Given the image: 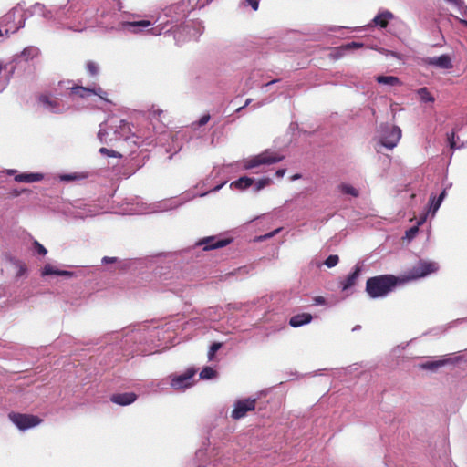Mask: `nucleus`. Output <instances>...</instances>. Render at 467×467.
Listing matches in <instances>:
<instances>
[{
	"label": "nucleus",
	"mask_w": 467,
	"mask_h": 467,
	"mask_svg": "<svg viewBox=\"0 0 467 467\" xmlns=\"http://www.w3.org/2000/svg\"><path fill=\"white\" fill-rule=\"evenodd\" d=\"M404 280L393 275H379L369 277L366 282V292L371 298L385 297Z\"/></svg>",
	"instance_id": "nucleus-1"
},
{
	"label": "nucleus",
	"mask_w": 467,
	"mask_h": 467,
	"mask_svg": "<svg viewBox=\"0 0 467 467\" xmlns=\"http://www.w3.org/2000/svg\"><path fill=\"white\" fill-rule=\"evenodd\" d=\"M439 266L437 263L419 260V262L413 265L402 277H400L405 282L416 280L419 278H422L431 275L432 273L437 272Z\"/></svg>",
	"instance_id": "nucleus-2"
},
{
	"label": "nucleus",
	"mask_w": 467,
	"mask_h": 467,
	"mask_svg": "<svg viewBox=\"0 0 467 467\" xmlns=\"http://www.w3.org/2000/svg\"><path fill=\"white\" fill-rule=\"evenodd\" d=\"M284 156L272 151L271 150H265L262 153L254 156L244 161V168L250 170L263 164H273L281 161Z\"/></svg>",
	"instance_id": "nucleus-3"
},
{
	"label": "nucleus",
	"mask_w": 467,
	"mask_h": 467,
	"mask_svg": "<svg viewBox=\"0 0 467 467\" xmlns=\"http://www.w3.org/2000/svg\"><path fill=\"white\" fill-rule=\"evenodd\" d=\"M8 418L20 431L36 427L43 421V420L36 415L13 411L8 414Z\"/></svg>",
	"instance_id": "nucleus-4"
},
{
	"label": "nucleus",
	"mask_w": 467,
	"mask_h": 467,
	"mask_svg": "<svg viewBox=\"0 0 467 467\" xmlns=\"http://www.w3.org/2000/svg\"><path fill=\"white\" fill-rule=\"evenodd\" d=\"M380 138L382 146L392 150L397 146L401 138V130L398 126H383Z\"/></svg>",
	"instance_id": "nucleus-5"
},
{
	"label": "nucleus",
	"mask_w": 467,
	"mask_h": 467,
	"mask_svg": "<svg viewBox=\"0 0 467 467\" xmlns=\"http://www.w3.org/2000/svg\"><path fill=\"white\" fill-rule=\"evenodd\" d=\"M256 403V399L251 398L236 400L231 417L234 420H240L245 417L248 412L255 410Z\"/></svg>",
	"instance_id": "nucleus-6"
},
{
	"label": "nucleus",
	"mask_w": 467,
	"mask_h": 467,
	"mask_svg": "<svg viewBox=\"0 0 467 467\" xmlns=\"http://www.w3.org/2000/svg\"><path fill=\"white\" fill-rule=\"evenodd\" d=\"M70 95L82 99L88 98L91 95H97L101 99L109 101V99H107V92L103 90L100 87L86 88L82 86H75L70 88Z\"/></svg>",
	"instance_id": "nucleus-7"
},
{
	"label": "nucleus",
	"mask_w": 467,
	"mask_h": 467,
	"mask_svg": "<svg viewBox=\"0 0 467 467\" xmlns=\"http://www.w3.org/2000/svg\"><path fill=\"white\" fill-rule=\"evenodd\" d=\"M196 370L194 368H188L184 373L175 376L171 380V386L175 389H182L192 385V378Z\"/></svg>",
	"instance_id": "nucleus-8"
},
{
	"label": "nucleus",
	"mask_w": 467,
	"mask_h": 467,
	"mask_svg": "<svg viewBox=\"0 0 467 467\" xmlns=\"http://www.w3.org/2000/svg\"><path fill=\"white\" fill-rule=\"evenodd\" d=\"M231 239H217L215 236H209L200 240L197 244L204 245V250H213L224 247L231 243Z\"/></svg>",
	"instance_id": "nucleus-9"
},
{
	"label": "nucleus",
	"mask_w": 467,
	"mask_h": 467,
	"mask_svg": "<svg viewBox=\"0 0 467 467\" xmlns=\"http://www.w3.org/2000/svg\"><path fill=\"white\" fill-rule=\"evenodd\" d=\"M137 400L134 392L116 393L111 395L110 400L120 406H127L133 403Z\"/></svg>",
	"instance_id": "nucleus-10"
},
{
	"label": "nucleus",
	"mask_w": 467,
	"mask_h": 467,
	"mask_svg": "<svg viewBox=\"0 0 467 467\" xmlns=\"http://www.w3.org/2000/svg\"><path fill=\"white\" fill-rule=\"evenodd\" d=\"M115 133L118 134L119 137L116 136L114 140L121 138L124 140H129L131 137H140L139 135H136L134 132H132L131 125L125 120L119 121V125L117 127Z\"/></svg>",
	"instance_id": "nucleus-11"
},
{
	"label": "nucleus",
	"mask_w": 467,
	"mask_h": 467,
	"mask_svg": "<svg viewBox=\"0 0 467 467\" xmlns=\"http://www.w3.org/2000/svg\"><path fill=\"white\" fill-rule=\"evenodd\" d=\"M427 63L442 69H450L452 67L451 59L448 55L429 57Z\"/></svg>",
	"instance_id": "nucleus-12"
},
{
	"label": "nucleus",
	"mask_w": 467,
	"mask_h": 467,
	"mask_svg": "<svg viewBox=\"0 0 467 467\" xmlns=\"http://www.w3.org/2000/svg\"><path fill=\"white\" fill-rule=\"evenodd\" d=\"M394 16L389 11H383L379 13L372 20L374 26H379L380 28H386L389 22L393 19Z\"/></svg>",
	"instance_id": "nucleus-13"
},
{
	"label": "nucleus",
	"mask_w": 467,
	"mask_h": 467,
	"mask_svg": "<svg viewBox=\"0 0 467 467\" xmlns=\"http://www.w3.org/2000/svg\"><path fill=\"white\" fill-rule=\"evenodd\" d=\"M313 317L309 313H301L293 316L289 320V325L293 327H299L312 321Z\"/></svg>",
	"instance_id": "nucleus-14"
},
{
	"label": "nucleus",
	"mask_w": 467,
	"mask_h": 467,
	"mask_svg": "<svg viewBox=\"0 0 467 467\" xmlns=\"http://www.w3.org/2000/svg\"><path fill=\"white\" fill-rule=\"evenodd\" d=\"M361 267L356 265L354 271L349 274L344 281L341 282L342 290H348V288L352 287L359 277Z\"/></svg>",
	"instance_id": "nucleus-15"
},
{
	"label": "nucleus",
	"mask_w": 467,
	"mask_h": 467,
	"mask_svg": "<svg viewBox=\"0 0 467 467\" xmlns=\"http://www.w3.org/2000/svg\"><path fill=\"white\" fill-rule=\"evenodd\" d=\"M43 179V175L40 173H21L15 177L16 182H35Z\"/></svg>",
	"instance_id": "nucleus-16"
},
{
	"label": "nucleus",
	"mask_w": 467,
	"mask_h": 467,
	"mask_svg": "<svg viewBox=\"0 0 467 467\" xmlns=\"http://www.w3.org/2000/svg\"><path fill=\"white\" fill-rule=\"evenodd\" d=\"M254 183V179L244 176L231 183V187L238 190H245Z\"/></svg>",
	"instance_id": "nucleus-17"
},
{
	"label": "nucleus",
	"mask_w": 467,
	"mask_h": 467,
	"mask_svg": "<svg viewBox=\"0 0 467 467\" xmlns=\"http://www.w3.org/2000/svg\"><path fill=\"white\" fill-rule=\"evenodd\" d=\"M10 262L14 265V266L16 269V277L19 278L26 274L27 266L26 263L16 258H11Z\"/></svg>",
	"instance_id": "nucleus-18"
},
{
	"label": "nucleus",
	"mask_w": 467,
	"mask_h": 467,
	"mask_svg": "<svg viewBox=\"0 0 467 467\" xmlns=\"http://www.w3.org/2000/svg\"><path fill=\"white\" fill-rule=\"evenodd\" d=\"M376 80L379 84L389 85V86H398L400 85L401 82L399 78L394 76H378Z\"/></svg>",
	"instance_id": "nucleus-19"
},
{
	"label": "nucleus",
	"mask_w": 467,
	"mask_h": 467,
	"mask_svg": "<svg viewBox=\"0 0 467 467\" xmlns=\"http://www.w3.org/2000/svg\"><path fill=\"white\" fill-rule=\"evenodd\" d=\"M39 49L36 47H27L21 52V57L26 60H31L38 57Z\"/></svg>",
	"instance_id": "nucleus-20"
},
{
	"label": "nucleus",
	"mask_w": 467,
	"mask_h": 467,
	"mask_svg": "<svg viewBox=\"0 0 467 467\" xmlns=\"http://www.w3.org/2000/svg\"><path fill=\"white\" fill-rule=\"evenodd\" d=\"M38 101L50 109H54L58 106L57 100L51 99L48 96L43 94L38 97Z\"/></svg>",
	"instance_id": "nucleus-21"
},
{
	"label": "nucleus",
	"mask_w": 467,
	"mask_h": 467,
	"mask_svg": "<svg viewBox=\"0 0 467 467\" xmlns=\"http://www.w3.org/2000/svg\"><path fill=\"white\" fill-rule=\"evenodd\" d=\"M445 363H446L445 360L427 361L425 363H422L420 365V368H422L423 369L434 371V370L438 369L439 368L444 366Z\"/></svg>",
	"instance_id": "nucleus-22"
},
{
	"label": "nucleus",
	"mask_w": 467,
	"mask_h": 467,
	"mask_svg": "<svg viewBox=\"0 0 467 467\" xmlns=\"http://www.w3.org/2000/svg\"><path fill=\"white\" fill-rule=\"evenodd\" d=\"M339 190L342 193L351 195L353 197H358L359 195V192L352 185L348 183H341L339 185Z\"/></svg>",
	"instance_id": "nucleus-23"
},
{
	"label": "nucleus",
	"mask_w": 467,
	"mask_h": 467,
	"mask_svg": "<svg viewBox=\"0 0 467 467\" xmlns=\"http://www.w3.org/2000/svg\"><path fill=\"white\" fill-rule=\"evenodd\" d=\"M151 25V23L149 20H139V21H129L124 24L125 27L131 28V27H141L145 28Z\"/></svg>",
	"instance_id": "nucleus-24"
},
{
	"label": "nucleus",
	"mask_w": 467,
	"mask_h": 467,
	"mask_svg": "<svg viewBox=\"0 0 467 467\" xmlns=\"http://www.w3.org/2000/svg\"><path fill=\"white\" fill-rule=\"evenodd\" d=\"M420 99L424 102H433L434 97L430 93L427 88H420L418 90Z\"/></svg>",
	"instance_id": "nucleus-25"
},
{
	"label": "nucleus",
	"mask_w": 467,
	"mask_h": 467,
	"mask_svg": "<svg viewBox=\"0 0 467 467\" xmlns=\"http://www.w3.org/2000/svg\"><path fill=\"white\" fill-rule=\"evenodd\" d=\"M215 375H216V371L213 368L206 367L201 371L200 378L210 379H213V377H215Z\"/></svg>",
	"instance_id": "nucleus-26"
},
{
	"label": "nucleus",
	"mask_w": 467,
	"mask_h": 467,
	"mask_svg": "<svg viewBox=\"0 0 467 467\" xmlns=\"http://www.w3.org/2000/svg\"><path fill=\"white\" fill-rule=\"evenodd\" d=\"M364 45L363 43H358V42H350V43H348V44H345V45H342L341 47H339L337 49H341V50H351V49H358V48H360L362 47Z\"/></svg>",
	"instance_id": "nucleus-27"
},
{
	"label": "nucleus",
	"mask_w": 467,
	"mask_h": 467,
	"mask_svg": "<svg viewBox=\"0 0 467 467\" xmlns=\"http://www.w3.org/2000/svg\"><path fill=\"white\" fill-rule=\"evenodd\" d=\"M86 68L90 76H96L99 73V67L94 61H88Z\"/></svg>",
	"instance_id": "nucleus-28"
},
{
	"label": "nucleus",
	"mask_w": 467,
	"mask_h": 467,
	"mask_svg": "<svg viewBox=\"0 0 467 467\" xmlns=\"http://www.w3.org/2000/svg\"><path fill=\"white\" fill-rule=\"evenodd\" d=\"M339 262V257L336 254H331L329 255L326 261H325V265L328 267V268H331V267H334L336 266Z\"/></svg>",
	"instance_id": "nucleus-29"
},
{
	"label": "nucleus",
	"mask_w": 467,
	"mask_h": 467,
	"mask_svg": "<svg viewBox=\"0 0 467 467\" xmlns=\"http://www.w3.org/2000/svg\"><path fill=\"white\" fill-rule=\"evenodd\" d=\"M222 348V343L214 342L211 345L209 352H208V358L209 360H212L215 355V353Z\"/></svg>",
	"instance_id": "nucleus-30"
},
{
	"label": "nucleus",
	"mask_w": 467,
	"mask_h": 467,
	"mask_svg": "<svg viewBox=\"0 0 467 467\" xmlns=\"http://www.w3.org/2000/svg\"><path fill=\"white\" fill-rule=\"evenodd\" d=\"M272 183V180L270 178H262L257 181L255 184V191H260L263 188L270 185Z\"/></svg>",
	"instance_id": "nucleus-31"
},
{
	"label": "nucleus",
	"mask_w": 467,
	"mask_h": 467,
	"mask_svg": "<svg viewBox=\"0 0 467 467\" xmlns=\"http://www.w3.org/2000/svg\"><path fill=\"white\" fill-rule=\"evenodd\" d=\"M108 132L106 130H102L100 129L98 132V138L99 140H100V142L102 143H106V144H109L111 143L114 140L113 139H109L108 140Z\"/></svg>",
	"instance_id": "nucleus-32"
},
{
	"label": "nucleus",
	"mask_w": 467,
	"mask_h": 467,
	"mask_svg": "<svg viewBox=\"0 0 467 467\" xmlns=\"http://www.w3.org/2000/svg\"><path fill=\"white\" fill-rule=\"evenodd\" d=\"M99 152L102 155H106V156H109V157H114V158L121 157V155L119 152H117V151H115L113 150H109V149L104 148V147L99 149Z\"/></svg>",
	"instance_id": "nucleus-33"
},
{
	"label": "nucleus",
	"mask_w": 467,
	"mask_h": 467,
	"mask_svg": "<svg viewBox=\"0 0 467 467\" xmlns=\"http://www.w3.org/2000/svg\"><path fill=\"white\" fill-rule=\"evenodd\" d=\"M33 246L38 254H40L42 256H45L47 254V249L38 241L35 240L33 242Z\"/></svg>",
	"instance_id": "nucleus-34"
},
{
	"label": "nucleus",
	"mask_w": 467,
	"mask_h": 467,
	"mask_svg": "<svg viewBox=\"0 0 467 467\" xmlns=\"http://www.w3.org/2000/svg\"><path fill=\"white\" fill-rule=\"evenodd\" d=\"M57 271V270L54 269V267L51 265H46L43 268L42 275H56Z\"/></svg>",
	"instance_id": "nucleus-35"
},
{
	"label": "nucleus",
	"mask_w": 467,
	"mask_h": 467,
	"mask_svg": "<svg viewBox=\"0 0 467 467\" xmlns=\"http://www.w3.org/2000/svg\"><path fill=\"white\" fill-rule=\"evenodd\" d=\"M448 142L451 150L456 148L455 130H452L451 134H448Z\"/></svg>",
	"instance_id": "nucleus-36"
},
{
	"label": "nucleus",
	"mask_w": 467,
	"mask_h": 467,
	"mask_svg": "<svg viewBox=\"0 0 467 467\" xmlns=\"http://www.w3.org/2000/svg\"><path fill=\"white\" fill-rule=\"evenodd\" d=\"M418 231H419L418 226H413V227L410 228L406 232L407 238H409V239L413 238L416 235V234L418 233Z\"/></svg>",
	"instance_id": "nucleus-37"
},
{
	"label": "nucleus",
	"mask_w": 467,
	"mask_h": 467,
	"mask_svg": "<svg viewBox=\"0 0 467 467\" xmlns=\"http://www.w3.org/2000/svg\"><path fill=\"white\" fill-rule=\"evenodd\" d=\"M56 275L71 277L73 276V273L67 270H57Z\"/></svg>",
	"instance_id": "nucleus-38"
},
{
	"label": "nucleus",
	"mask_w": 467,
	"mask_h": 467,
	"mask_svg": "<svg viewBox=\"0 0 467 467\" xmlns=\"http://www.w3.org/2000/svg\"><path fill=\"white\" fill-rule=\"evenodd\" d=\"M210 115L209 114H205L203 115L198 121V125L199 126H203L205 124H207V122L210 120Z\"/></svg>",
	"instance_id": "nucleus-39"
},
{
	"label": "nucleus",
	"mask_w": 467,
	"mask_h": 467,
	"mask_svg": "<svg viewBox=\"0 0 467 467\" xmlns=\"http://www.w3.org/2000/svg\"><path fill=\"white\" fill-rule=\"evenodd\" d=\"M246 2L248 3V5H250L252 6V8L256 11L258 10V7H259V0H246Z\"/></svg>",
	"instance_id": "nucleus-40"
},
{
	"label": "nucleus",
	"mask_w": 467,
	"mask_h": 467,
	"mask_svg": "<svg viewBox=\"0 0 467 467\" xmlns=\"http://www.w3.org/2000/svg\"><path fill=\"white\" fill-rule=\"evenodd\" d=\"M102 262L104 264L115 263V262H117V258L116 257L105 256V257L102 258Z\"/></svg>",
	"instance_id": "nucleus-41"
},
{
	"label": "nucleus",
	"mask_w": 467,
	"mask_h": 467,
	"mask_svg": "<svg viewBox=\"0 0 467 467\" xmlns=\"http://www.w3.org/2000/svg\"><path fill=\"white\" fill-rule=\"evenodd\" d=\"M150 113H151L152 117L159 118V117H161L162 110L161 109H156V110L152 109Z\"/></svg>",
	"instance_id": "nucleus-42"
},
{
	"label": "nucleus",
	"mask_w": 467,
	"mask_h": 467,
	"mask_svg": "<svg viewBox=\"0 0 467 467\" xmlns=\"http://www.w3.org/2000/svg\"><path fill=\"white\" fill-rule=\"evenodd\" d=\"M285 169H279L276 171L275 175L276 177L281 178L285 175Z\"/></svg>",
	"instance_id": "nucleus-43"
},
{
	"label": "nucleus",
	"mask_w": 467,
	"mask_h": 467,
	"mask_svg": "<svg viewBox=\"0 0 467 467\" xmlns=\"http://www.w3.org/2000/svg\"><path fill=\"white\" fill-rule=\"evenodd\" d=\"M441 203V200H437L435 202V203L432 204L433 213H435L439 209Z\"/></svg>",
	"instance_id": "nucleus-44"
},
{
	"label": "nucleus",
	"mask_w": 467,
	"mask_h": 467,
	"mask_svg": "<svg viewBox=\"0 0 467 467\" xmlns=\"http://www.w3.org/2000/svg\"><path fill=\"white\" fill-rule=\"evenodd\" d=\"M315 301L317 304H323L325 302V299L322 296H317L315 298Z\"/></svg>",
	"instance_id": "nucleus-45"
},
{
	"label": "nucleus",
	"mask_w": 467,
	"mask_h": 467,
	"mask_svg": "<svg viewBox=\"0 0 467 467\" xmlns=\"http://www.w3.org/2000/svg\"><path fill=\"white\" fill-rule=\"evenodd\" d=\"M445 195H446V191H445V190H443V191L441 192V193L439 195L438 200H441V202H442V200H443V198L445 197Z\"/></svg>",
	"instance_id": "nucleus-46"
},
{
	"label": "nucleus",
	"mask_w": 467,
	"mask_h": 467,
	"mask_svg": "<svg viewBox=\"0 0 467 467\" xmlns=\"http://www.w3.org/2000/svg\"><path fill=\"white\" fill-rule=\"evenodd\" d=\"M449 3L454 4L458 5L461 3V0H446Z\"/></svg>",
	"instance_id": "nucleus-47"
},
{
	"label": "nucleus",
	"mask_w": 467,
	"mask_h": 467,
	"mask_svg": "<svg viewBox=\"0 0 467 467\" xmlns=\"http://www.w3.org/2000/svg\"><path fill=\"white\" fill-rule=\"evenodd\" d=\"M76 178H77V176H75V175L74 176L73 175H66L64 177L65 180H73V179H76Z\"/></svg>",
	"instance_id": "nucleus-48"
},
{
	"label": "nucleus",
	"mask_w": 467,
	"mask_h": 467,
	"mask_svg": "<svg viewBox=\"0 0 467 467\" xmlns=\"http://www.w3.org/2000/svg\"><path fill=\"white\" fill-rule=\"evenodd\" d=\"M250 100H251V99H247V100H246V102H245V104H244V106L238 108V109H237V111H240V110H241L242 109H244L245 106H247L248 104H250Z\"/></svg>",
	"instance_id": "nucleus-49"
},
{
	"label": "nucleus",
	"mask_w": 467,
	"mask_h": 467,
	"mask_svg": "<svg viewBox=\"0 0 467 467\" xmlns=\"http://www.w3.org/2000/svg\"><path fill=\"white\" fill-rule=\"evenodd\" d=\"M277 232H279V229L270 233L269 234L265 235V237H273Z\"/></svg>",
	"instance_id": "nucleus-50"
},
{
	"label": "nucleus",
	"mask_w": 467,
	"mask_h": 467,
	"mask_svg": "<svg viewBox=\"0 0 467 467\" xmlns=\"http://www.w3.org/2000/svg\"><path fill=\"white\" fill-rule=\"evenodd\" d=\"M276 81H277V80L270 81V82H269V83H267L266 85H267V86H269V85H271V84H273V83H275Z\"/></svg>",
	"instance_id": "nucleus-51"
},
{
	"label": "nucleus",
	"mask_w": 467,
	"mask_h": 467,
	"mask_svg": "<svg viewBox=\"0 0 467 467\" xmlns=\"http://www.w3.org/2000/svg\"><path fill=\"white\" fill-rule=\"evenodd\" d=\"M300 177V175L296 174L293 177V179H298Z\"/></svg>",
	"instance_id": "nucleus-52"
},
{
	"label": "nucleus",
	"mask_w": 467,
	"mask_h": 467,
	"mask_svg": "<svg viewBox=\"0 0 467 467\" xmlns=\"http://www.w3.org/2000/svg\"><path fill=\"white\" fill-rule=\"evenodd\" d=\"M2 70H3V66H2V64L0 63V73L2 72Z\"/></svg>",
	"instance_id": "nucleus-53"
},
{
	"label": "nucleus",
	"mask_w": 467,
	"mask_h": 467,
	"mask_svg": "<svg viewBox=\"0 0 467 467\" xmlns=\"http://www.w3.org/2000/svg\"><path fill=\"white\" fill-rule=\"evenodd\" d=\"M10 16V14L5 15V19H7Z\"/></svg>",
	"instance_id": "nucleus-54"
},
{
	"label": "nucleus",
	"mask_w": 467,
	"mask_h": 467,
	"mask_svg": "<svg viewBox=\"0 0 467 467\" xmlns=\"http://www.w3.org/2000/svg\"><path fill=\"white\" fill-rule=\"evenodd\" d=\"M3 36V33H2V31L0 30V36Z\"/></svg>",
	"instance_id": "nucleus-55"
},
{
	"label": "nucleus",
	"mask_w": 467,
	"mask_h": 467,
	"mask_svg": "<svg viewBox=\"0 0 467 467\" xmlns=\"http://www.w3.org/2000/svg\"><path fill=\"white\" fill-rule=\"evenodd\" d=\"M465 23H466V25H467V22H465Z\"/></svg>",
	"instance_id": "nucleus-56"
}]
</instances>
